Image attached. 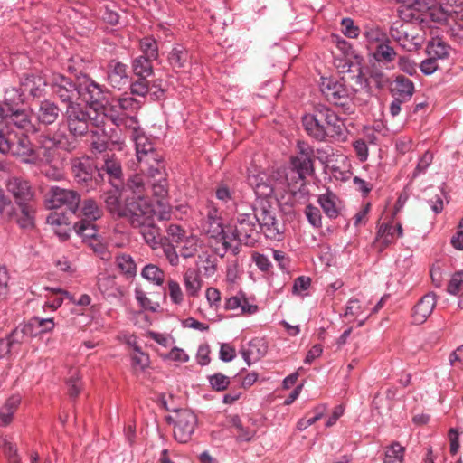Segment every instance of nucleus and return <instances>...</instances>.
<instances>
[{
    "label": "nucleus",
    "instance_id": "nucleus-29",
    "mask_svg": "<svg viewBox=\"0 0 463 463\" xmlns=\"http://www.w3.org/2000/svg\"><path fill=\"white\" fill-rule=\"evenodd\" d=\"M109 121H111L112 124L116 126H124L127 129L130 139L133 138V136H137L144 132L140 128L138 121L134 116H120V115H109Z\"/></svg>",
    "mask_w": 463,
    "mask_h": 463
},
{
    "label": "nucleus",
    "instance_id": "nucleus-30",
    "mask_svg": "<svg viewBox=\"0 0 463 463\" xmlns=\"http://www.w3.org/2000/svg\"><path fill=\"white\" fill-rule=\"evenodd\" d=\"M78 210H80L78 216L81 218L80 222H96L103 213L102 209L93 199H85Z\"/></svg>",
    "mask_w": 463,
    "mask_h": 463
},
{
    "label": "nucleus",
    "instance_id": "nucleus-17",
    "mask_svg": "<svg viewBox=\"0 0 463 463\" xmlns=\"http://www.w3.org/2000/svg\"><path fill=\"white\" fill-rule=\"evenodd\" d=\"M197 416L190 410L176 411L174 436L180 443H186L192 438L197 426Z\"/></svg>",
    "mask_w": 463,
    "mask_h": 463
},
{
    "label": "nucleus",
    "instance_id": "nucleus-44",
    "mask_svg": "<svg viewBox=\"0 0 463 463\" xmlns=\"http://www.w3.org/2000/svg\"><path fill=\"white\" fill-rule=\"evenodd\" d=\"M405 448L392 442L386 448L383 463H404Z\"/></svg>",
    "mask_w": 463,
    "mask_h": 463
},
{
    "label": "nucleus",
    "instance_id": "nucleus-39",
    "mask_svg": "<svg viewBox=\"0 0 463 463\" xmlns=\"http://www.w3.org/2000/svg\"><path fill=\"white\" fill-rule=\"evenodd\" d=\"M184 283L188 297H197L202 288V279L194 269H188L184 275Z\"/></svg>",
    "mask_w": 463,
    "mask_h": 463
},
{
    "label": "nucleus",
    "instance_id": "nucleus-12",
    "mask_svg": "<svg viewBox=\"0 0 463 463\" xmlns=\"http://www.w3.org/2000/svg\"><path fill=\"white\" fill-rule=\"evenodd\" d=\"M416 31L419 29L409 23L397 22L392 25L390 34L402 48L413 52L420 49L423 43V36Z\"/></svg>",
    "mask_w": 463,
    "mask_h": 463
},
{
    "label": "nucleus",
    "instance_id": "nucleus-53",
    "mask_svg": "<svg viewBox=\"0 0 463 463\" xmlns=\"http://www.w3.org/2000/svg\"><path fill=\"white\" fill-rule=\"evenodd\" d=\"M402 3V10L401 14L405 11H417L423 12L430 9V0H401Z\"/></svg>",
    "mask_w": 463,
    "mask_h": 463
},
{
    "label": "nucleus",
    "instance_id": "nucleus-57",
    "mask_svg": "<svg viewBox=\"0 0 463 463\" xmlns=\"http://www.w3.org/2000/svg\"><path fill=\"white\" fill-rule=\"evenodd\" d=\"M97 286L102 294L110 295L115 288V278L107 274H100L98 277Z\"/></svg>",
    "mask_w": 463,
    "mask_h": 463
},
{
    "label": "nucleus",
    "instance_id": "nucleus-55",
    "mask_svg": "<svg viewBox=\"0 0 463 463\" xmlns=\"http://www.w3.org/2000/svg\"><path fill=\"white\" fill-rule=\"evenodd\" d=\"M211 387L216 392H222L230 385V378L221 373L208 376Z\"/></svg>",
    "mask_w": 463,
    "mask_h": 463
},
{
    "label": "nucleus",
    "instance_id": "nucleus-54",
    "mask_svg": "<svg viewBox=\"0 0 463 463\" xmlns=\"http://www.w3.org/2000/svg\"><path fill=\"white\" fill-rule=\"evenodd\" d=\"M69 395L71 398H76L81 390V378L77 370L71 372V375L67 381Z\"/></svg>",
    "mask_w": 463,
    "mask_h": 463
},
{
    "label": "nucleus",
    "instance_id": "nucleus-38",
    "mask_svg": "<svg viewBox=\"0 0 463 463\" xmlns=\"http://www.w3.org/2000/svg\"><path fill=\"white\" fill-rule=\"evenodd\" d=\"M200 240L197 236L188 234L180 243L176 245L179 249L180 255L184 258H192L198 251Z\"/></svg>",
    "mask_w": 463,
    "mask_h": 463
},
{
    "label": "nucleus",
    "instance_id": "nucleus-8",
    "mask_svg": "<svg viewBox=\"0 0 463 463\" xmlns=\"http://www.w3.org/2000/svg\"><path fill=\"white\" fill-rule=\"evenodd\" d=\"M254 213L258 219L259 232H261L266 238L279 241L283 230L277 220L276 208L269 201L261 200L254 206Z\"/></svg>",
    "mask_w": 463,
    "mask_h": 463
},
{
    "label": "nucleus",
    "instance_id": "nucleus-41",
    "mask_svg": "<svg viewBox=\"0 0 463 463\" xmlns=\"http://www.w3.org/2000/svg\"><path fill=\"white\" fill-rule=\"evenodd\" d=\"M168 60L174 68H184L189 60L187 50L180 45H175L169 53Z\"/></svg>",
    "mask_w": 463,
    "mask_h": 463
},
{
    "label": "nucleus",
    "instance_id": "nucleus-64",
    "mask_svg": "<svg viewBox=\"0 0 463 463\" xmlns=\"http://www.w3.org/2000/svg\"><path fill=\"white\" fill-rule=\"evenodd\" d=\"M463 285V271H458L451 277L447 292L450 295H457Z\"/></svg>",
    "mask_w": 463,
    "mask_h": 463
},
{
    "label": "nucleus",
    "instance_id": "nucleus-15",
    "mask_svg": "<svg viewBox=\"0 0 463 463\" xmlns=\"http://www.w3.org/2000/svg\"><path fill=\"white\" fill-rule=\"evenodd\" d=\"M26 135L18 134L11 128L5 124L4 120L0 118V153L4 155H11L17 158L20 156H24V140Z\"/></svg>",
    "mask_w": 463,
    "mask_h": 463
},
{
    "label": "nucleus",
    "instance_id": "nucleus-61",
    "mask_svg": "<svg viewBox=\"0 0 463 463\" xmlns=\"http://www.w3.org/2000/svg\"><path fill=\"white\" fill-rule=\"evenodd\" d=\"M168 294L174 304L180 305L183 303L184 293L177 281L172 279L168 281Z\"/></svg>",
    "mask_w": 463,
    "mask_h": 463
},
{
    "label": "nucleus",
    "instance_id": "nucleus-14",
    "mask_svg": "<svg viewBox=\"0 0 463 463\" xmlns=\"http://www.w3.org/2000/svg\"><path fill=\"white\" fill-rule=\"evenodd\" d=\"M79 98H81L92 109V111L98 109L100 112H107L105 90L90 78L84 76L80 81Z\"/></svg>",
    "mask_w": 463,
    "mask_h": 463
},
{
    "label": "nucleus",
    "instance_id": "nucleus-19",
    "mask_svg": "<svg viewBox=\"0 0 463 463\" xmlns=\"http://www.w3.org/2000/svg\"><path fill=\"white\" fill-rule=\"evenodd\" d=\"M6 189L14 199L16 205L34 200V192L30 183L18 176H11L6 181Z\"/></svg>",
    "mask_w": 463,
    "mask_h": 463
},
{
    "label": "nucleus",
    "instance_id": "nucleus-33",
    "mask_svg": "<svg viewBox=\"0 0 463 463\" xmlns=\"http://www.w3.org/2000/svg\"><path fill=\"white\" fill-rule=\"evenodd\" d=\"M19 213L17 214V222L21 228H33L34 225L35 201L28 202L17 205Z\"/></svg>",
    "mask_w": 463,
    "mask_h": 463
},
{
    "label": "nucleus",
    "instance_id": "nucleus-16",
    "mask_svg": "<svg viewBox=\"0 0 463 463\" xmlns=\"http://www.w3.org/2000/svg\"><path fill=\"white\" fill-rule=\"evenodd\" d=\"M146 171L148 176L153 179V181L149 186H147L145 183L146 192L144 194V197L151 203L150 200L148 199V192L151 191L152 194L156 198L158 204L160 206H164V200L167 197L168 194V184L166 179L167 174L165 171V163L157 166H150V169Z\"/></svg>",
    "mask_w": 463,
    "mask_h": 463
},
{
    "label": "nucleus",
    "instance_id": "nucleus-36",
    "mask_svg": "<svg viewBox=\"0 0 463 463\" xmlns=\"http://www.w3.org/2000/svg\"><path fill=\"white\" fill-rule=\"evenodd\" d=\"M20 402L21 398L19 395H12L0 407V426H6L12 421Z\"/></svg>",
    "mask_w": 463,
    "mask_h": 463
},
{
    "label": "nucleus",
    "instance_id": "nucleus-42",
    "mask_svg": "<svg viewBox=\"0 0 463 463\" xmlns=\"http://www.w3.org/2000/svg\"><path fill=\"white\" fill-rule=\"evenodd\" d=\"M141 276L156 286H162L165 281V272L155 264H147L141 270Z\"/></svg>",
    "mask_w": 463,
    "mask_h": 463
},
{
    "label": "nucleus",
    "instance_id": "nucleus-40",
    "mask_svg": "<svg viewBox=\"0 0 463 463\" xmlns=\"http://www.w3.org/2000/svg\"><path fill=\"white\" fill-rule=\"evenodd\" d=\"M318 203L327 217L335 219L338 216L339 211L336 207V196L332 192L320 194Z\"/></svg>",
    "mask_w": 463,
    "mask_h": 463
},
{
    "label": "nucleus",
    "instance_id": "nucleus-37",
    "mask_svg": "<svg viewBox=\"0 0 463 463\" xmlns=\"http://www.w3.org/2000/svg\"><path fill=\"white\" fill-rule=\"evenodd\" d=\"M139 109V102L132 97L127 96L117 99L112 105L111 109L116 115L126 116L134 113Z\"/></svg>",
    "mask_w": 463,
    "mask_h": 463
},
{
    "label": "nucleus",
    "instance_id": "nucleus-35",
    "mask_svg": "<svg viewBox=\"0 0 463 463\" xmlns=\"http://www.w3.org/2000/svg\"><path fill=\"white\" fill-rule=\"evenodd\" d=\"M24 342L22 332L16 327L6 338L0 339V358L17 351L18 345Z\"/></svg>",
    "mask_w": 463,
    "mask_h": 463
},
{
    "label": "nucleus",
    "instance_id": "nucleus-9",
    "mask_svg": "<svg viewBox=\"0 0 463 463\" xmlns=\"http://www.w3.org/2000/svg\"><path fill=\"white\" fill-rule=\"evenodd\" d=\"M203 229L210 238L222 243V252L220 253L222 256L229 250L232 251L234 254L237 253V246L232 245L231 241L230 225L226 228L223 227L222 218L216 209L213 208L209 210Z\"/></svg>",
    "mask_w": 463,
    "mask_h": 463
},
{
    "label": "nucleus",
    "instance_id": "nucleus-45",
    "mask_svg": "<svg viewBox=\"0 0 463 463\" xmlns=\"http://www.w3.org/2000/svg\"><path fill=\"white\" fill-rule=\"evenodd\" d=\"M152 61L146 56H139L133 61L132 67L134 73L138 77H148L153 72Z\"/></svg>",
    "mask_w": 463,
    "mask_h": 463
},
{
    "label": "nucleus",
    "instance_id": "nucleus-28",
    "mask_svg": "<svg viewBox=\"0 0 463 463\" xmlns=\"http://www.w3.org/2000/svg\"><path fill=\"white\" fill-rule=\"evenodd\" d=\"M59 107L52 101L44 99L40 102L39 108L34 112L37 120L43 125L54 123L60 115Z\"/></svg>",
    "mask_w": 463,
    "mask_h": 463
},
{
    "label": "nucleus",
    "instance_id": "nucleus-47",
    "mask_svg": "<svg viewBox=\"0 0 463 463\" xmlns=\"http://www.w3.org/2000/svg\"><path fill=\"white\" fill-rule=\"evenodd\" d=\"M45 85L43 79L39 76L30 75L25 78L23 86L24 90L28 91L33 97L40 96L42 86Z\"/></svg>",
    "mask_w": 463,
    "mask_h": 463
},
{
    "label": "nucleus",
    "instance_id": "nucleus-1",
    "mask_svg": "<svg viewBox=\"0 0 463 463\" xmlns=\"http://www.w3.org/2000/svg\"><path fill=\"white\" fill-rule=\"evenodd\" d=\"M302 123L307 133L318 141L327 137L338 142L347 139L344 120L328 107L317 106L313 113L303 116Z\"/></svg>",
    "mask_w": 463,
    "mask_h": 463
},
{
    "label": "nucleus",
    "instance_id": "nucleus-46",
    "mask_svg": "<svg viewBox=\"0 0 463 463\" xmlns=\"http://www.w3.org/2000/svg\"><path fill=\"white\" fill-rule=\"evenodd\" d=\"M118 268L128 277L132 278L137 273V265L128 254H121L116 260Z\"/></svg>",
    "mask_w": 463,
    "mask_h": 463
},
{
    "label": "nucleus",
    "instance_id": "nucleus-4",
    "mask_svg": "<svg viewBox=\"0 0 463 463\" xmlns=\"http://www.w3.org/2000/svg\"><path fill=\"white\" fill-rule=\"evenodd\" d=\"M67 128L71 135L81 137L90 127H100L109 121L108 112L89 111L80 104H69L65 111Z\"/></svg>",
    "mask_w": 463,
    "mask_h": 463
},
{
    "label": "nucleus",
    "instance_id": "nucleus-24",
    "mask_svg": "<svg viewBox=\"0 0 463 463\" xmlns=\"http://www.w3.org/2000/svg\"><path fill=\"white\" fill-rule=\"evenodd\" d=\"M98 169L92 165L89 158L74 159L72 162V173L79 184L91 182Z\"/></svg>",
    "mask_w": 463,
    "mask_h": 463
},
{
    "label": "nucleus",
    "instance_id": "nucleus-6",
    "mask_svg": "<svg viewBox=\"0 0 463 463\" xmlns=\"http://www.w3.org/2000/svg\"><path fill=\"white\" fill-rule=\"evenodd\" d=\"M248 184L252 187L259 198H268L273 194H281L288 188L284 172H276L271 175L260 172L248 175Z\"/></svg>",
    "mask_w": 463,
    "mask_h": 463
},
{
    "label": "nucleus",
    "instance_id": "nucleus-58",
    "mask_svg": "<svg viewBox=\"0 0 463 463\" xmlns=\"http://www.w3.org/2000/svg\"><path fill=\"white\" fill-rule=\"evenodd\" d=\"M433 155L430 151H426L419 159V162L411 174V178L415 179L420 175L424 174L430 165L432 163Z\"/></svg>",
    "mask_w": 463,
    "mask_h": 463
},
{
    "label": "nucleus",
    "instance_id": "nucleus-34",
    "mask_svg": "<svg viewBox=\"0 0 463 463\" xmlns=\"http://www.w3.org/2000/svg\"><path fill=\"white\" fill-rule=\"evenodd\" d=\"M76 234L82 238V241L90 243L96 241L98 238V228L95 222H77L73 225Z\"/></svg>",
    "mask_w": 463,
    "mask_h": 463
},
{
    "label": "nucleus",
    "instance_id": "nucleus-27",
    "mask_svg": "<svg viewBox=\"0 0 463 463\" xmlns=\"http://www.w3.org/2000/svg\"><path fill=\"white\" fill-rule=\"evenodd\" d=\"M108 122L100 127H90L89 132L90 133V141L92 148L98 152H103L107 149L109 141L111 139L110 130L108 129Z\"/></svg>",
    "mask_w": 463,
    "mask_h": 463
},
{
    "label": "nucleus",
    "instance_id": "nucleus-31",
    "mask_svg": "<svg viewBox=\"0 0 463 463\" xmlns=\"http://www.w3.org/2000/svg\"><path fill=\"white\" fill-rule=\"evenodd\" d=\"M267 351V346L262 339L255 338L249 343L247 349L241 350V355L244 361L250 365L252 360L256 361L262 357Z\"/></svg>",
    "mask_w": 463,
    "mask_h": 463
},
{
    "label": "nucleus",
    "instance_id": "nucleus-32",
    "mask_svg": "<svg viewBox=\"0 0 463 463\" xmlns=\"http://www.w3.org/2000/svg\"><path fill=\"white\" fill-rule=\"evenodd\" d=\"M101 171L109 175V182L114 187H118L121 184L122 167L120 162L114 156L107 157Z\"/></svg>",
    "mask_w": 463,
    "mask_h": 463
},
{
    "label": "nucleus",
    "instance_id": "nucleus-18",
    "mask_svg": "<svg viewBox=\"0 0 463 463\" xmlns=\"http://www.w3.org/2000/svg\"><path fill=\"white\" fill-rule=\"evenodd\" d=\"M298 154L291 159L293 168L297 171L300 179H305L307 175H310L313 171V148L304 143H298Z\"/></svg>",
    "mask_w": 463,
    "mask_h": 463
},
{
    "label": "nucleus",
    "instance_id": "nucleus-21",
    "mask_svg": "<svg viewBox=\"0 0 463 463\" xmlns=\"http://www.w3.org/2000/svg\"><path fill=\"white\" fill-rule=\"evenodd\" d=\"M437 304V297L430 292L421 297L412 308V322L416 325H421L432 314Z\"/></svg>",
    "mask_w": 463,
    "mask_h": 463
},
{
    "label": "nucleus",
    "instance_id": "nucleus-56",
    "mask_svg": "<svg viewBox=\"0 0 463 463\" xmlns=\"http://www.w3.org/2000/svg\"><path fill=\"white\" fill-rule=\"evenodd\" d=\"M22 103V96L17 90H8L5 93V103L2 108H5V112H9L11 108H18Z\"/></svg>",
    "mask_w": 463,
    "mask_h": 463
},
{
    "label": "nucleus",
    "instance_id": "nucleus-11",
    "mask_svg": "<svg viewBox=\"0 0 463 463\" xmlns=\"http://www.w3.org/2000/svg\"><path fill=\"white\" fill-rule=\"evenodd\" d=\"M80 195L73 190L52 186L45 194L44 203L48 209L65 207L73 213L79 209Z\"/></svg>",
    "mask_w": 463,
    "mask_h": 463
},
{
    "label": "nucleus",
    "instance_id": "nucleus-13",
    "mask_svg": "<svg viewBox=\"0 0 463 463\" xmlns=\"http://www.w3.org/2000/svg\"><path fill=\"white\" fill-rule=\"evenodd\" d=\"M136 147V156L144 169L148 170L150 166H157L164 164V156L154 147L152 141L146 136L145 132L133 136L131 139Z\"/></svg>",
    "mask_w": 463,
    "mask_h": 463
},
{
    "label": "nucleus",
    "instance_id": "nucleus-3",
    "mask_svg": "<svg viewBox=\"0 0 463 463\" xmlns=\"http://www.w3.org/2000/svg\"><path fill=\"white\" fill-rule=\"evenodd\" d=\"M257 222L253 205L244 203L236 204L235 218L230 223L232 245H254L259 240L260 233Z\"/></svg>",
    "mask_w": 463,
    "mask_h": 463
},
{
    "label": "nucleus",
    "instance_id": "nucleus-10",
    "mask_svg": "<svg viewBox=\"0 0 463 463\" xmlns=\"http://www.w3.org/2000/svg\"><path fill=\"white\" fill-rule=\"evenodd\" d=\"M320 90L326 99L335 106H345L353 99L355 92L354 88H348L343 80L333 78H322Z\"/></svg>",
    "mask_w": 463,
    "mask_h": 463
},
{
    "label": "nucleus",
    "instance_id": "nucleus-26",
    "mask_svg": "<svg viewBox=\"0 0 463 463\" xmlns=\"http://www.w3.org/2000/svg\"><path fill=\"white\" fill-rule=\"evenodd\" d=\"M108 80L113 88L118 90L128 85L127 66L120 61H111L108 66Z\"/></svg>",
    "mask_w": 463,
    "mask_h": 463
},
{
    "label": "nucleus",
    "instance_id": "nucleus-25",
    "mask_svg": "<svg viewBox=\"0 0 463 463\" xmlns=\"http://www.w3.org/2000/svg\"><path fill=\"white\" fill-rule=\"evenodd\" d=\"M390 92L393 98L409 101L414 93V84L409 78L398 75L390 84Z\"/></svg>",
    "mask_w": 463,
    "mask_h": 463
},
{
    "label": "nucleus",
    "instance_id": "nucleus-49",
    "mask_svg": "<svg viewBox=\"0 0 463 463\" xmlns=\"http://www.w3.org/2000/svg\"><path fill=\"white\" fill-rule=\"evenodd\" d=\"M150 364L149 355L144 353L140 346L135 347V353L131 354V365L135 370L145 371Z\"/></svg>",
    "mask_w": 463,
    "mask_h": 463
},
{
    "label": "nucleus",
    "instance_id": "nucleus-62",
    "mask_svg": "<svg viewBox=\"0 0 463 463\" xmlns=\"http://www.w3.org/2000/svg\"><path fill=\"white\" fill-rule=\"evenodd\" d=\"M305 214L308 222L316 228H319L322 225V218L320 210L311 204H308L305 208Z\"/></svg>",
    "mask_w": 463,
    "mask_h": 463
},
{
    "label": "nucleus",
    "instance_id": "nucleus-20",
    "mask_svg": "<svg viewBox=\"0 0 463 463\" xmlns=\"http://www.w3.org/2000/svg\"><path fill=\"white\" fill-rule=\"evenodd\" d=\"M52 89L53 94L68 105L75 104L73 100L79 98L80 83L77 85L63 75L54 77Z\"/></svg>",
    "mask_w": 463,
    "mask_h": 463
},
{
    "label": "nucleus",
    "instance_id": "nucleus-43",
    "mask_svg": "<svg viewBox=\"0 0 463 463\" xmlns=\"http://www.w3.org/2000/svg\"><path fill=\"white\" fill-rule=\"evenodd\" d=\"M427 53L434 59H445L449 54V46L440 39H433L427 45Z\"/></svg>",
    "mask_w": 463,
    "mask_h": 463
},
{
    "label": "nucleus",
    "instance_id": "nucleus-60",
    "mask_svg": "<svg viewBox=\"0 0 463 463\" xmlns=\"http://www.w3.org/2000/svg\"><path fill=\"white\" fill-rule=\"evenodd\" d=\"M311 285V279L306 276L298 277L293 283L292 293L298 296H307Z\"/></svg>",
    "mask_w": 463,
    "mask_h": 463
},
{
    "label": "nucleus",
    "instance_id": "nucleus-23",
    "mask_svg": "<svg viewBox=\"0 0 463 463\" xmlns=\"http://www.w3.org/2000/svg\"><path fill=\"white\" fill-rule=\"evenodd\" d=\"M0 118L9 127L14 125L25 131L33 128L27 114L19 108H11L9 112H5V108H0Z\"/></svg>",
    "mask_w": 463,
    "mask_h": 463
},
{
    "label": "nucleus",
    "instance_id": "nucleus-63",
    "mask_svg": "<svg viewBox=\"0 0 463 463\" xmlns=\"http://www.w3.org/2000/svg\"><path fill=\"white\" fill-rule=\"evenodd\" d=\"M364 36L371 43H382L387 40L386 34L379 27H368L365 30Z\"/></svg>",
    "mask_w": 463,
    "mask_h": 463
},
{
    "label": "nucleus",
    "instance_id": "nucleus-22",
    "mask_svg": "<svg viewBox=\"0 0 463 463\" xmlns=\"http://www.w3.org/2000/svg\"><path fill=\"white\" fill-rule=\"evenodd\" d=\"M55 323L52 317L41 318L39 317H32L22 327H19L23 335L24 341L25 338L37 336L43 333H49L53 330Z\"/></svg>",
    "mask_w": 463,
    "mask_h": 463
},
{
    "label": "nucleus",
    "instance_id": "nucleus-5",
    "mask_svg": "<svg viewBox=\"0 0 463 463\" xmlns=\"http://www.w3.org/2000/svg\"><path fill=\"white\" fill-rule=\"evenodd\" d=\"M155 209L148 201L143 202L140 209L128 221L133 227L140 229L145 241L153 249L161 244L159 229L154 224Z\"/></svg>",
    "mask_w": 463,
    "mask_h": 463
},
{
    "label": "nucleus",
    "instance_id": "nucleus-59",
    "mask_svg": "<svg viewBox=\"0 0 463 463\" xmlns=\"http://www.w3.org/2000/svg\"><path fill=\"white\" fill-rule=\"evenodd\" d=\"M395 235V227L390 223H383L378 230L377 239L381 240L384 245L392 241Z\"/></svg>",
    "mask_w": 463,
    "mask_h": 463
},
{
    "label": "nucleus",
    "instance_id": "nucleus-52",
    "mask_svg": "<svg viewBox=\"0 0 463 463\" xmlns=\"http://www.w3.org/2000/svg\"><path fill=\"white\" fill-rule=\"evenodd\" d=\"M443 5L450 19L463 21V0H446Z\"/></svg>",
    "mask_w": 463,
    "mask_h": 463
},
{
    "label": "nucleus",
    "instance_id": "nucleus-51",
    "mask_svg": "<svg viewBox=\"0 0 463 463\" xmlns=\"http://www.w3.org/2000/svg\"><path fill=\"white\" fill-rule=\"evenodd\" d=\"M140 49L143 56L156 60L158 56V47L155 39L145 37L140 41Z\"/></svg>",
    "mask_w": 463,
    "mask_h": 463
},
{
    "label": "nucleus",
    "instance_id": "nucleus-7",
    "mask_svg": "<svg viewBox=\"0 0 463 463\" xmlns=\"http://www.w3.org/2000/svg\"><path fill=\"white\" fill-rule=\"evenodd\" d=\"M40 146L34 149L30 139L26 136L24 140V156H20V160L27 164H35L39 165H50L54 161L57 155V147L51 140L50 135L41 136Z\"/></svg>",
    "mask_w": 463,
    "mask_h": 463
},
{
    "label": "nucleus",
    "instance_id": "nucleus-50",
    "mask_svg": "<svg viewBox=\"0 0 463 463\" xmlns=\"http://www.w3.org/2000/svg\"><path fill=\"white\" fill-rule=\"evenodd\" d=\"M373 56L378 61L391 62L394 60L396 52L392 47L383 42L377 45Z\"/></svg>",
    "mask_w": 463,
    "mask_h": 463
},
{
    "label": "nucleus",
    "instance_id": "nucleus-2",
    "mask_svg": "<svg viewBox=\"0 0 463 463\" xmlns=\"http://www.w3.org/2000/svg\"><path fill=\"white\" fill-rule=\"evenodd\" d=\"M127 187L132 192L133 196L128 197L124 205L119 202L120 194L118 189L106 193L104 201L111 214L129 221L132 215L140 209L142 203L147 201L144 197L146 192L145 177L141 175L131 176L128 180Z\"/></svg>",
    "mask_w": 463,
    "mask_h": 463
},
{
    "label": "nucleus",
    "instance_id": "nucleus-48",
    "mask_svg": "<svg viewBox=\"0 0 463 463\" xmlns=\"http://www.w3.org/2000/svg\"><path fill=\"white\" fill-rule=\"evenodd\" d=\"M369 83L371 87L373 85L378 90H382L391 84L389 77L377 68H372L370 70Z\"/></svg>",
    "mask_w": 463,
    "mask_h": 463
}]
</instances>
